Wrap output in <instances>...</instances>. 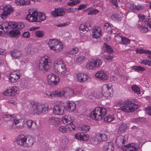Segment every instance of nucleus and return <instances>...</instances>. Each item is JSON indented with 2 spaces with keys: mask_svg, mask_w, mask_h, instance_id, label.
I'll list each match as a JSON object with an SVG mask.
<instances>
[{
  "mask_svg": "<svg viewBox=\"0 0 151 151\" xmlns=\"http://www.w3.org/2000/svg\"><path fill=\"white\" fill-rule=\"evenodd\" d=\"M37 10H28L29 14L27 15L26 19L29 22H40L45 19L44 13L37 12Z\"/></svg>",
  "mask_w": 151,
  "mask_h": 151,
  "instance_id": "f257e3e1",
  "label": "nucleus"
},
{
  "mask_svg": "<svg viewBox=\"0 0 151 151\" xmlns=\"http://www.w3.org/2000/svg\"><path fill=\"white\" fill-rule=\"evenodd\" d=\"M53 69L55 73L60 74V76L63 77L66 75L67 72L65 63L59 60H57L55 61Z\"/></svg>",
  "mask_w": 151,
  "mask_h": 151,
  "instance_id": "f03ea898",
  "label": "nucleus"
},
{
  "mask_svg": "<svg viewBox=\"0 0 151 151\" xmlns=\"http://www.w3.org/2000/svg\"><path fill=\"white\" fill-rule=\"evenodd\" d=\"M119 106H123L121 107V110L126 112H132L137 109L138 106L132 103L131 101L127 100L126 101H119L118 103Z\"/></svg>",
  "mask_w": 151,
  "mask_h": 151,
  "instance_id": "7ed1b4c3",
  "label": "nucleus"
},
{
  "mask_svg": "<svg viewBox=\"0 0 151 151\" xmlns=\"http://www.w3.org/2000/svg\"><path fill=\"white\" fill-rule=\"evenodd\" d=\"M31 110L32 114L39 115L45 112L48 110V106L47 104H42L35 102L31 103Z\"/></svg>",
  "mask_w": 151,
  "mask_h": 151,
  "instance_id": "20e7f679",
  "label": "nucleus"
},
{
  "mask_svg": "<svg viewBox=\"0 0 151 151\" xmlns=\"http://www.w3.org/2000/svg\"><path fill=\"white\" fill-rule=\"evenodd\" d=\"M106 110L103 107H97L93 111L90 116L92 118L96 120L101 119L106 114Z\"/></svg>",
  "mask_w": 151,
  "mask_h": 151,
  "instance_id": "39448f33",
  "label": "nucleus"
},
{
  "mask_svg": "<svg viewBox=\"0 0 151 151\" xmlns=\"http://www.w3.org/2000/svg\"><path fill=\"white\" fill-rule=\"evenodd\" d=\"M50 59L47 56H44L41 58L38 65V68L40 71L45 72L50 69L51 66Z\"/></svg>",
  "mask_w": 151,
  "mask_h": 151,
  "instance_id": "423d86ee",
  "label": "nucleus"
},
{
  "mask_svg": "<svg viewBox=\"0 0 151 151\" xmlns=\"http://www.w3.org/2000/svg\"><path fill=\"white\" fill-rule=\"evenodd\" d=\"M102 63V61L101 59H92L88 61L86 66L89 69H94L100 66Z\"/></svg>",
  "mask_w": 151,
  "mask_h": 151,
  "instance_id": "0eeeda50",
  "label": "nucleus"
},
{
  "mask_svg": "<svg viewBox=\"0 0 151 151\" xmlns=\"http://www.w3.org/2000/svg\"><path fill=\"white\" fill-rule=\"evenodd\" d=\"M47 77L49 83L53 85H57L60 81V78L53 73L48 75Z\"/></svg>",
  "mask_w": 151,
  "mask_h": 151,
  "instance_id": "6e6552de",
  "label": "nucleus"
},
{
  "mask_svg": "<svg viewBox=\"0 0 151 151\" xmlns=\"http://www.w3.org/2000/svg\"><path fill=\"white\" fill-rule=\"evenodd\" d=\"M139 148L137 145L134 144H129L122 146V149L125 151H137Z\"/></svg>",
  "mask_w": 151,
  "mask_h": 151,
  "instance_id": "1a4fd4ad",
  "label": "nucleus"
},
{
  "mask_svg": "<svg viewBox=\"0 0 151 151\" xmlns=\"http://www.w3.org/2000/svg\"><path fill=\"white\" fill-rule=\"evenodd\" d=\"M65 108L64 106L60 105L54 106L53 109V113L54 115H62Z\"/></svg>",
  "mask_w": 151,
  "mask_h": 151,
  "instance_id": "9d476101",
  "label": "nucleus"
},
{
  "mask_svg": "<svg viewBox=\"0 0 151 151\" xmlns=\"http://www.w3.org/2000/svg\"><path fill=\"white\" fill-rule=\"evenodd\" d=\"M128 136L125 135L124 136H120L118 137L116 139V144L119 147H121L122 149V146L124 145H123L126 143L128 140Z\"/></svg>",
  "mask_w": 151,
  "mask_h": 151,
  "instance_id": "9b49d317",
  "label": "nucleus"
},
{
  "mask_svg": "<svg viewBox=\"0 0 151 151\" xmlns=\"http://www.w3.org/2000/svg\"><path fill=\"white\" fill-rule=\"evenodd\" d=\"M92 37L93 38L97 39L101 37V30L100 28L98 26H96L92 29Z\"/></svg>",
  "mask_w": 151,
  "mask_h": 151,
  "instance_id": "f8f14e48",
  "label": "nucleus"
},
{
  "mask_svg": "<svg viewBox=\"0 0 151 151\" xmlns=\"http://www.w3.org/2000/svg\"><path fill=\"white\" fill-rule=\"evenodd\" d=\"M26 140H25L24 145V147H31L35 142L34 138L30 135H26Z\"/></svg>",
  "mask_w": 151,
  "mask_h": 151,
  "instance_id": "ddd939ff",
  "label": "nucleus"
},
{
  "mask_svg": "<svg viewBox=\"0 0 151 151\" xmlns=\"http://www.w3.org/2000/svg\"><path fill=\"white\" fill-rule=\"evenodd\" d=\"M75 137L78 140L85 141H87L89 139L88 136L83 132H78L75 134Z\"/></svg>",
  "mask_w": 151,
  "mask_h": 151,
  "instance_id": "4468645a",
  "label": "nucleus"
},
{
  "mask_svg": "<svg viewBox=\"0 0 151 151\" xmlns=\"http://www.w3.org/2000/svg\"><path fill=\"white\" fill-rule=\"evenodd\" d=\"M26 135H20L16 138L15 141L17 144L19 145L23 146L24 147V145L25 142Z\"/></svg>",
  "mask_w": 151,
  "mask_h": 151,
  "instance_id": "2eb2a0df",
  "label": "nucleus"
},
{
  "mask_svg": "<svg viewBox=\"0 0 151 151\" xmlns=\"http://www.w3.org/2000/svg\"><path fill=\"white\" fill-rule=\"evenodd\" d=\"M76 77L78 81L81 83L86 82L88 78V76L83 73H79L77 74Z\"/></svg>",
  "mask_w": 151,
  "mask_h": 151,
  "instance_id": "dca6fc26",
  "label": "nucleus"
},
{
  "mask_svg": "<svg viewBox=\"0 0 151 151\" xmlns=\"http://www.w3.org/2000/svg\"><path fill=\"white\" fill-rule=\"evenodd\" d=\"M26 124L28 128L34 131L37 129L38 125L36 123L32 120H27L26 121Z\"/></svg>",
  "mask_w": 151,
  "mask_h": 151,
  "instance_id": "f3484780",
  "label": "nucleus"
},
{
  "mask_svg": "<svg viewBox=\"0 0 151 151\" xmlns=\"http://www.w3.org/2000/svg\"><path fill=\"white\" fill-rule=\"evenodd\" d=\"M76 104L73 102L69 101L68 102L67 106L65 107V109L70 112H73L76 109Z\"/></svg>",
  "mask_w": 151,
  "mask_h": 151,
  "instance_id": "a211bd4d",
  "label": "nucleus"
},
{
  "mask_svg": "<svg viewBox=\"0 0 151 151\" xmlns=\"http://www.w3.org/2000/svg\"><path fill=\"white\" fill-rule=\"evenodd\" d=\"M112 95V90L111 89H110L109 90L108 89H104V91L102 93H100L99 95L97 96V98H99L104 96L105 97L108 98L110 97Z\"/></svg>",
  "mask_w": 151,
  "mask_h": 151,
  "instance_id": "6ab92c4d",
  "label": "nucleus"
},
{
  "mask_svg": "<svg viewBox=\"0 0 151 151\" xmlns=\"http://www.w3.org/2000/svg\"><path fill=\"white\" fill-rule=\"evenodd\" d=\"M47 122L50 125H54L55 126L59 124L60 122L59 119L54 117L49 118Z\"/></svg>",
  "mask_w": 151,
  "mask_h": 151,
  "instance_id": "aec40b11",
  "label": "nucleus"
},
{
  "mask_svg": "<svg viewBox=\"0 0 151 151\" xmlns=\"http://www.w3.org/2000/svg\"><path fill=\"white\" fill-rule=\"evenodd\" d=\"M19 75L14 72L10 74L9 77L10 81L12 83L16 82L19 78Z\"/></svg>",
  "mask_w": 151,
  "mask_h": 151,
  "instance_id": "412c9836",
  "label": "nucleus"
},
{
  "mask_svg": "<svg viewBox=\"0 0 151 151\" xmlns=\"http://www.w3.org/2000/svg\"><path fill=\"white\" fill-rule=\"evenodd\" d=\"M107 136L105 134H101L96 135V137L94 138L95 140H97V143H99L103 141L106 140L108 139Z\"/></svg>",
  "mask_w": 151,
  "mask_h": 151,
  "instance_id": "4be33fe9",
  "label": "nucleus"
},
{
  "mask_svg": "<svg viewBox=\"0 0 151 151\" xmlns=\"http://www.w3.org/2000/svg\"><path fill=\"white\" fill-rule=\"evenodd\" d=\"M112 142L105 143L103 145V148L105 151H113L114 147Z\"/></svg>",
  "mask_w": 151,
  "mask_h": 151,
  "instance_id": "5701e85b",
  "label": "nucleus"
},
{
  "mask_svg": "<svg viewBox=\"0 0 151 151\" xmlns=\"http://www.w3.org/2000/svg\"><path fill=\"white\" fill-rule=\"evenodd\" d=\"M95 76L99 79L103 81L106 80L107 78V76L106 74L102 71H98L95 74Z\"/></svg>",
  "mask_w": 151,
  "mask_h": 151,
  "instance_id": "b1692460",
  "label": "nucleus"
},
{
  "mask_svg": "<svg viewBox=\"0 0 151 151\" xmlns=\"http://www.w3.org/2000/svg\"><path fill=\"white\" fill-rule=\"evenodd\" d=\"M73 118L69 115H65L62 118L63 122L67 124H71L73 122Z\"/></svg>",
  "mask_w": 151,
  "mask_h": 151,
  "instance_id": "393cba45",
  "label": "nucleus"
},
{
  "mask_svg": "<svg viewBox=\"0 0 151 151\" xmlns=\"http://www.w3.org/2000/svg\"><path fill=\"white\" fill-rule=\"evenodd\" d=\"M51 14L54 17L63 16L65 14L63 10H54L51 12Z\"/></svg>",
  "mask_w": 151,
  "mask_h": 151,
  "instance_id": "a878e982",
  "label": "nucleus"
},
{
  "mask_svg": "<svg viewBox=\"0 0 151 151\" xmlns=\"http://www.w3.org/2000/svg\"><path fill=\"white\" fill-rule=\"evenodd\" d=\"M127 128V125L126 124L122 123L120 124V126L118 130V133L119 134H121L123 133H124L126 131Z\"/></svg>",
  "mask_w": 151,
  "mask_h": 151,
  "instance_id": "bb28decb",
  "label": "nucleus"
},
{
  "mask_svg": "<svg viewBox=\"0 0 151 151\" xmlns=\"http://www.w3.org/2000/svg\"><path fill=\"white\" fill-rule=\"evenodd\" d=\"M22 52L20 50H15L11 52V55L15 58H17L21 57L22 55Z\"/></svg>",
  "mask_w": 151,
  "mask_h": 151,
  "instance_id": "cd10ccee",
  "label": "nucleus"
},
{
  "mask_svg": "<svg viewBox=\"0 0 151 151\" xmlns=\"http://www.w3.org/2000/svg\"><path fill=\"white\" fill-rule=\"evenodd\" d=\"M90 26V24L89 23L82 24L80 26L79 29L83 31H87L89 30L88 27Z\"/></svg>",
  "mask_w": 151,
  "mask_h": 151,
  "instance_id": "c85d7f7f",
  "label": "nucleus"
},
{
  "mask_svg": "<svg viewBox=\"0 0 151 151\" xmlns=\"http://www.w3.org/2000/svg\"><path fill=\"white\" fill-rule=\"evenodd\" d=\"M9 34L12 37H17L20 35V32L18 29H14L9 31Z\"/></svg>",
  "mask_w": 151,
  "mask_h": 151,
  "instance_id": "c756f323",
  "label": "nucleus"
},
{
  "mask_svg": "<svg viewBox=\"0 0 151 151\" xmlns=\"http://www.w3.org/2000/svg\"><path fill=\"white\" fill-rule=\"evenodd\" d=\"M9 29L8 26H5L0 25V36H4L8 32Z\"/></svg>",
  "mask_w": 151,
  "mask_h": 151,
  "instance_id": "7c9ffc66",
  "label": "nucleus"
},
{
  "mask_svg": "<svg viewBox=\"0 0 151 151\" xmlns=\"http://www.w3.org/2000/svg\"><path fill=\"white\" fill-rule=\"evenodd\" d=\"M14 10H4L0 15L1 17L3 20L5 19Z\"/></svg>",
  "mask_w": 151,
  "mask_h": 151,
  "instance_id": "2f4dec72",
  "label": "nucleus"
},
{
  "mask_svg": "<svg viewBox=\"0 0 151 151\" xmlns=\"http://www.w3.org/2000/svg\"><path fill=\"white\" fill-rule=\"evenodd\" d=\"M15 3L18 5H27L30 4V1L28 0H15Z\"/></svg>",
  "mask_w": 151,
  "mask_h": 151,
  "instance_id": "473e14b6",
  "label": "nucleus"
},
{
  "mask_svg": "<svg viewBox=\"0 0 151 151\" xmlns=\"http://www.w3.org/2000/svg\"><path fill=\"white\" fill-rule=\"evenodd\" d=\"M58 41L55 39L50 40L48 42L49 46L50 49L53 50L54 47L56 46V45L58 43Z\"/></svg>",
  "mask_w": 151,
  "mask_h": 151,
  "instance_id": "72a5a7b5",
  "label": "nucleus"
},
{
  "mask_svg": "<svg viewBox=\"0 0 151 151\" xmlns=\"http://www.w3.org/2000/svg\"><path fill=\"white\" fill-rule=\"evenodd\" d=\"M111 19L113 20H119L121 18V14L120 12H118L117 14H113L111 17Z\"/></svg>",
  "mask_w": 151,
  "mask_h": 151,
  "instance_id": "f704fd0d",
  "label": "nucleus"
},
{
  "mask_svg": "<svg viewBox=\"0 0 151 151\" xmlns=\"http://www.w3.org/2000/svg\"><path fill=\"white\" fill-rule=\"evenodd\" d=\"M63 48V46L62 43L58 41V43L57 44L53 49V50L56 52H59L61 51Z\"/></svg>",
  "mask_w": 151,
  "mask_h": 151,
  "instance_id": "c9c22d12",
  "label": "nucleus"
},
{
  "mask_svg": "<svg viewBox=\"0 0 151 151\" xmlns=\"http://www.w3.org/2000/svg\"><path fill=\"white\" fill-rule=\"evenodd\" d=\"M63 94V96H69L71 95L73 93V91L72 89L69 88H67L64 89L63 91H62Z\"/></svg>",
  "mask_w": 151,
  "mask_h": 151,
  "instance_id": "e433bc0d",
  "label": "nucleus"
},
{
  "mask_svg": "<svg viewBox=\"0 0 151 151\" xmlns=\"http://www.w3.org/2000/svg\"><path fill=\"white\" fill-rule=\"evenodd\" d=\"M104 46L105 47V49L107 52L109 53H111L113 52V50L109 45L106 43H104Z\"/></svg>",
  "mask_w": 151,
  "mask_h": 151,
  "instance_id": "4c0bfd02",
  "label": "nucleus"
},
{
  "mask_svg": "<svg viewBox=\"0 0 151 151\" xmlns=\"http://www.w3.org/2000/svg\"><path fill=\"white\" fill-rule=\"evenodd\" d=\"M132 68L135 71L137 72L140 71H144L145 70V68L141 66H132Z\"/></svg>",
  "mask_w": 151,
  "mask_h": 151,
  "instance_id": "58836bf2",
  "label": "nucleus"
},
{
  "mask_svg": "<svg viewBox=\"0 0 151 151\" xmlns=\"http://www.w3.org/2000/svg\"><path fill=\"white\" fill-rule=\"evenodd\" d=\"M118 37L121 39L122 42L123 44L127 45L129 44L130 42V39H129L125 37H122L119 36H118Z\"/></svg>",
  "mask_w": 151,
  "mask_h": 151,
  "instance_id": "ea45409f",
  "label": "nucleus"
},
{
  "mask_svg": "<svg viewBox=\"0 0 151 151\" xmlns=\"http://www.w3.org/2000/svg\"><path fill=\"white\" fill-rule=\"evenodd\" d=\"M78 51V49L77 48H74L70 50L68 52L67 54L70 55H74L77 53Z\"/></svg>",
  "mask_w": 151,
  "mask_h": 151,
  "instance_id": "a19ab883",
  "label": "nucleus"
},
{
  "mask_svg": "<svg viewBox=\"0 0 151 151\" xmlns=\"http://www.w3.org/2000/svg\"><path fill=\"white\" fill-rule=\"evenodd\" d=\"M114 119V116L112 115H109L108 116L104 117V120L105 122H110Z\"/></svg>",
  "mask_w": 151,
  "mask_h": 151,
  "instance_id": "79ce46f5",
  "label": "nucleus"
},
{
  "mask_svg": "<svg viewBox=\"0 0 151 151\" xmlns=\"http://www.w3.org/2000/svg\"><path fill=\"white\" fill-rule=\"evenodd\" d=\"M0 9H13L12 6L5 4L0 6Z\"/></svg>",
  "mask_w": 151,
  "mask_h": 151,
  "instance_id": "37998d69",
  "label": "nucleus"
},
{
  "mask_svg": "<svg viewBox=\"0 0 151 151\" xmlns=\"http://www.w3.org/2000/svg\"><path fill=\"white\" fill-rule=\"evenodd\" d=\"M131 88L135 93L139 94L140 90L139 88L136 85H133L131 86Z\"/></svg>",
  "mask_w": 151,
  "mask_h": 151,
  "instance_id": "c03bdc74",
  "label": "nucleus"
},
{
  "mask_svg": "<svg viewBox=\"0 0 151 151\" xmlns=\"http://www.w3.org/2000/svg\"><path fill=\"white\" fill-rule=\"evenodd\" d=\"M85 59V57L84 56H80L78 57L76 59V62L80 63H82Z\"/></svg>",
  "mask_w": 151,
  "mask_h": 151,
  "instance_id": "a18cd8bd",
  "label": "nucleus"
},
{
  "mask_svg": "<svg viewBox=\"0 0 151 151\" xmlns=\"http://www.w3.org/2000/svg\"><path fill=\"white\" fill-rule=\"evenodd\" d=\"M136 51L137 53L139 54H142L145 53V54H147L148 53V50H145L142 49H137Z\"/></svg>",
  "mask_w": 151,
  "mask_h": 151,
  "instance_id": "49530a36",
  "label": "nucleus"
},
{
  "mask_svg": "<svg viewBox=\"0 0 151 151\" xmlns=\"http://www.w3.org/2000/svg\"><path fill=\"white\" fill-rule=\"evenodd\" d=\"M52 94L54 96H56L58 97H61L63 96V94L62 91L59 92L58 91H52Z\"/></svg>",
  "mask_w": 151,
  "mask_h": 151,
  "instance_id": "de8ad7c7",
  "label": "nucleus"
},
{
  "mask_svg": "<svg viewBox=\"0 0 151 151\" xmlns=\"http://www.w3.org/2000/svg\"><path fill=\"white\" fill-rule=\"evenodd\" d=\"M36 36L38 37H43V31H42L37 30L35 32Z\"/></svg>",
  "mask_w": 151,
  "mask_h": 151,
  "instance_id": "09e8293b",
  "label": "nucleus"
},
{
  "mask_svg": "<svg viewBox=\"0 0 151 151\" xmlns=\"http://www.w3.org/2000/svg\"><path fill=\"white\" fill-rule=\"evenodd\" d=\"M12 118V115L10 114L5 115L3 116L4 120L6 121H8L11 119Z\"/></svg>",
  "mask_w": 151,
  "mask_h": 151,
  "instance_id": "8fccbe9b",
  "label": "nucleus"
},
{
  "mask_svg": "<svg viewBox=\"0 0 151 151\" xmlns=\"http://www.w3.org/2000/svg\"><path fill=\"white\" fill-rule=\"evenodd\" d=\"M145 65H147L149 66H151V60H144L141 63Z\"/></svg>",
  "mask_w": 151,
  "mask_h": 151,
  "instance_id": "3c124183",
  "label": "nucleus"
},
{
  "mask_svg": "<svg viewBox=\"0 0 151 151\" xmlns=\"http://www.w3.org/2000/svg\"><path fill=\"white\" fill-rule=\"evenodd\" d=\"M71 1V2H68L67 3V5H68L73 6L79 3L80 1L79 0H75L73 1Z\"/></svg>",
  "mask_w": 151,
  "mask_h": 151,
  "instance_id": "603ef678",
  "label": "nucleus"
},
{
  "mask_svg": "<svg viewBox=\"0 0 151 151\" xmlns=\"http://www.w3.org/2000/svg\"><path fill=\"white\" fill-rule=\"evenodd\" d=\"M13 120L14 122V124L15 125H16V127L17 128H19L21 126L20 125H17L20 123V120L17 119H16L15 118H13Z\"/></svg>",
  "mask_w": 151,
  "mask_h": 151,
  "instance_id": "864d4df0",
  "label": "nucleus"
},
{
  "mask_svg": "<svg viewBox=\"0 0 151 151\" xmlns=\"http://www.w3.org/2000/svg\"><path fill=\"white\" fill-rule=\"evenodd\" d=\"M90 127L88 126L83 125L81 127V129L82 131L85 132H88L89 130Z\"/></svg>",
  "mask_w": 151,
  "mask_h": 151,
  "instance_id": "5fc2aeb1",
  "label": "nucleus"
},
{
  "mask_svg": "<svg viewBox=\"0 0 151 151\" xmlns=\"http://www.w3.org/2000/svg\"><path fill=\"white\" fill-rule=\"evenodd\" d=\"M11 90L12 94H14L16 93L18 90V88L16 86H13L12 87L11 89H10Z\"/></svg>",
  "mask_w": 151,
  "mask_h": 151,
  "instance_id": "6e6d98bb",
  "label": "nucleus"
},
{
  "mask_svg": "<svg viewBox=\"0 0 151 151\" xmlns=\"http://www.w3.org/2000/svg\"><path fill=\"white\" fill-rule=\"evenodd\" d=\"M99 12L98 10H90L88 12V15L96 14Z\"/></svg>",
  "mask_w": 151,
  "mask_h": 151,
  "instance_id": "4d7b16f0",
  "label": "nucleus"
},
{
  "mask_svg": "<svg viewBox=\"0 0 151 151\" xmlns=\"http://www.w3.org/2000/svg\"><path fill=\"white\" fill-rule=\"evenodd\" d=\"M145 22L147 26L151 28V19H147L145 21Z\"/></svg>",
  "mask_w": 151,
  "mask_h": 151,
  "instance_id": "13d9d810",
  "label": "nucleus"
},
{
  "mask_svg": "<svg viewBox=\"0 0 151 151\" xmlns=\"http://www.w3.org/2000/svg\"><path fill=\"white\" fill-rule=\"evenodd\" d=\"M30 33L28 32H24L22 35V36L24 38H27L30 36Z\"/></svg>",
  "mask_w": 151,
  "mask_h": 151,
  "instance_id": "bf43d9fd",
  "label": "nucleus"
},
{
  "mask_svg": "<svg viewBox=\"0 0 151 151\" xmlns=\"http://www.w3.org/2000/svg\"><path fill=\"white\" fill-rule=\"evenodd\" d=\"M10 27L12 28L17 29L18 28H20V27H18L19 24H17L16 23L14 22L12 24V26H11V25H9Z\"/></svg>",
  "mask_w": 151,
  "mask_h": 151,
  "instance_id": "052dcab7",
  "label": "nucleus"
},
{
  "mask_svg": "<svg viewBox=\"0 0 151 151\" xmlns=\"http://www.w3.org/2000/svg\"><path fill=\"white\" fill-rule=\"evenodd\" d=\"M70 23L69 22H67L64 23H60L57 25L56 26L58 27H65L68 25Z\"/></svg>",
  "mask_w": 151,
  "mask_h": 151,
  "instance_id": "680f3d73",
  "label": "nucleus"
},
{
  "mask_svg": "<svg viewBox=\"0 0 151 151\" xmlns=\"http://www.w3.org/2000/svg\"><path fill=\"white\" fill-rule=\"evenodd\" d=\"M59 130L62 132L64 133L66 132L67 129L64 126H61L59 127Z\"/></svg>",
  "mask_w": 151,
  "mask_h": 151,
  "instance_id": "e2e57ef3",
  "label": "nucleus"
},
{
  "mask_svg": "<svg viewBox=\"0 0 151 151\" xmlns=\"http://www.w3.org/2000/svg\"><path fill=\"white\" fill-rule=\"evenodd\" d=\"M11 91L10 89H7L4 93V94L6 96H11L12 95V93L11 92Z\"/></svg>",
  "mask_w": 151,
  "mask_h": 151,
  "instance_id": "0e129e2a",
  "label": "nucleus"
},
{
  "mask_svg": "<svg viewBox=\"0 0 151 151\" xmlns=\"http://www.w3.org/2000/svg\"><path fill=\"white\" fill-rule=\"evenodd\" d=\"M141 31L142 33H145L147 32L148 28L146 27H144L142 26H141Z\"/></svg>",
  "mask_w": 151,
  "mask_h": 151,
  "instance_id": "69168bd1",
  "label": "nucleus"
},
{
  "mask_svg": "<svg viewBox=\"0 0 151 151\" xmlns=\"http://www.w3.org/2000/svg\"><path fill=\"white\" fill-rule=\"evenodd\" d=\"M147 113L149 115L151 116V106H148L146 109Z\"/></svg>",
  "mask_w": 151,
  "mask_h": 151,
  "instance_id": "338daca9",
  "label": "nucleus"
},
{
  "mask_svg": "<svg viewBox=\"0 0 151 151\" xmlns=\"http://www.w3.org/2000/svg\"><path fill=\"white\" fill-rule=\"evenodd\" d=\"M104 86L105 87V88L104 89H108L109 90L110 89H111L112 87V85L111 84H108L104 85Z\"/></svg>",
  "mask_w": 151,
  "mask_h": 151,
  "instance_id": "774afa93",
  "label": "nucleus"
}]
</instances>
